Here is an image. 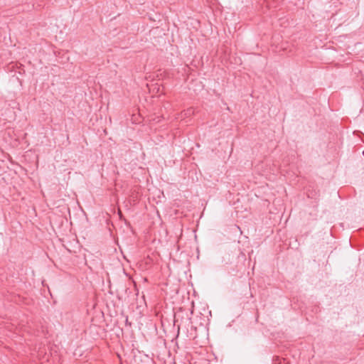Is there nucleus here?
Here are the masks:
<instances>
[{"label":"nucleus","instance_id":"f257e3e1","mask_svg":"<svg viewBox=\"0 0 364 364\" xmlns=\"http://www.w3.org/2000/svg\"><path fill=\"white\" fill-rule=\"evenodd\" d=\"M138 358L140 359V362L138 364H153L154 361L152 358L144 353H141L138 350Z\"/></svg>","mask_w":364,"mask_h":364},{"label":"nucleus","instance_id":"f03ea898","mask_svg":"<svg viewBox=\"0 0 364 364\" xmlns=\"http://www.w3.org/2000/svg\"><path fill=\"white\" fill-rule=\"evenodd\" d=\"M141 299H143V301H144V306H142V305L138 306V309H140L139 310L140 314L145 315L147 313V306H146V302L145 301V296L144 294L141 296Z\"/></svg>","mask_w":364,"mask_h":364},{"label":"nucleus","instance_id":"7ed1b4c3","mask_svg":"<svg viewBox=\"0 0 364 364\" xmlns=\"http://www.w3.org/2000/svg\"><path fill=\"white\" fill-rule=\"evenodd\" d=\"M274 364H289V361H287L285 358H281L278 356L275 357L273 359Z\"/></svg>","mask_w":364,"mask_h":364},{"label":"nucleus","instance_id":"20e7f679","mask_svg":"<svg viewBox=\"0 0 364 364\" xmlns=\"http://www.w3.org/2000/svg\"><path fill=\"white\" fill-rule=\"evenodd\" d=\"M195 114V109L192 107L187 109L186 110L183 111V115L186 117H189L192 114Z\"/></svg>","mask_w":364,"mask_h":364},{"label":"nucleus","instance_id":"39448f33","mask_svg":"<svg viewBox=\"0 0 364 364\" xmlns=\"http://www.w3.org/2000/svg\"><path fill=\"white\" fill-rule=\"evenodd\" d=\"M151 259H149L146 262V264H149L151 262Z\"/></svg>","mask_w":364,"mask_h":364},{"label":"nucleus","instance_id":"423d86ee","mask_svg":"<svg viewBox=\"0 0 364 364\" xmlns=\"http://www.w3.org/2000/svg\"><path fill=\"white\" fill-rule=\"evenodd\" d=\"M133 283H134V286L135 288H136V282L135 281L133 280Z\"/></svg>","mask_w":364,"mask_h":364},{"label":"nucleus","instance_id":"0eeeda50","mask_svg":"<svg viewBox=\"0 0 364 364\" xmlns=\"http://www.w3.org/2000/svg\"><path fill=\"white\" fill-rule=\"evenodd\" d=\"M132 120L133 121V123L134 122V115H132Z\"/></svg>","mask_w":364,"mask_h":364},{"label":"nucleus","instance_id":"6e6552de","mask_svg":"<svg viewBox=\"0 0 364 364\" xmlns=\"http://www.w3.org/2000/svg\"><path fill=\"white\" fill-rule=\"evenodd\" d=\"M139 117H140V114L138 113V115H137L138 119H139Z\"/></svg>","mask_w":364,"mask_h":364}]
</instances>
